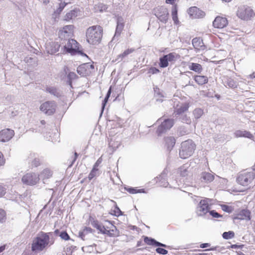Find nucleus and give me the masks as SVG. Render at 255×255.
Wrapping results in <instances>:
<instances>
[{
	"instance_id": "f257e3e1",
	"label": "nucleus",
	"mask_w": 255,
	"mask_h": 255,
	"mask_svg": "<svg viewBox=\"0 0 255 255\" xmlns=\"http://www.w3.org/2000/svg\"><path fill=\"white\" fill-rule=\"evenodd\" d=\"M53 233L41 232L34 239L31 244V251L37 253L42 251L45 248L50 246L54 243Z\"/></svg>"
},
{
	"instance_id": "f03ea898",
	"label": "nucleus",
	"mask_w": 255,
	"mask_h": 255,
	"mask_svg": "<svg viewBox=\"0 0 255 255\" xmlns=\"http://www.w3.org/2000/svg\"><path fill=\"white\" fill-rule=\"evenodd\" d=\"M103 28L100 25H94L89 27L86 31V39L91 44L100 43L102 37Z\"/></svg>"
},
{
	"instance_id": "7ed1b4c3",
	"label": "nucleus",
	"mask_w": 255,
	"mask_h": 255,
	"mask_svg": "<svg viewBox=\"0 0 255 255\" xmlns=\"http://www.w3.org/2000/svg\"><path fill=\"white\" fill-rule=\"evenodd\" d=\"M255 178V164L253 168L242 171L238 174L237 182L244 186L249 185Z\"/></svg>"
},
{
	"instance_id": "20e7f679",
	"label": "nucleus",
	"mask_w": 255,
	"mask_h": 255,
	"mask_svg": "<svg viewBox=\"0 0 255 255\" xmlns=\"http://www.w3.org/2000/svg\"><path fill=\"white\" fill-rule=\"evenodd\" d=\"M195 148V144L192 140H187L181 143L179 151V156L181 158L186 159L193 153Z\"/></svg>"
},
{
	"instance_id": "39448f33",
	"label": "nucleus",
	"mask_w": 255,
	"mask_h": 255,
	"mask_svg": "<svg viewBox=\"0 0 255 255\" xmlns=\"http://www.w3.org/2000/svg\"><path fill=\"white\" fill-rule=\"evenodd\" d=\"M153 13L162 22L165 23L168 19V12L167 8L163 6H158L153 10Z\"/></svg>"
},
{
	"instance_id": "423d86ee",
	"label": "nucleus",
	"mask_w": 255,
	"mask_h": 255,
	"mask_svg": "<svg viewBox=\"0 0 255 255\" xmlns=\"http://www.w3.org/2000/svg\"><path fill=\"white\" fill-rule=\"evenodd\" d=\"M21 180L24 184L33 186L39 181V175L35 173H27L23 176Z\"/></svg>"
},
{
	"instance_id": "0eeeda50",
	"label": "nucleus",
	"mask_w": 255,
	"mask_h": 255,
	"mask_svg": "<svg viewBox=\"0 0 255 255\" xmlns=\"http://www.w3.org/2000/svg\"><path fill=\"white\" fill-rule=\"evenodd\" d=\"M56 104L54 101H47L40 105V110L45 114L50 116L54 114L56 111Z\"/></svg>"
},
{
	"instance_id": "6e6552de",
	"label": "nucleus",
	"mask_w": 255,
	"mask_h": 255,
	"mask_svg": "<svg viewBox=\"0 0 255 255\" xmlns=\"http://www.w3.org/2000/svg\"><path fill=\"white\" fill-rule=\"evenodd\" d=\"M94 71V66L90 63L83 64L77 67V72L82 77H86Z\"/></svg>"
},
{
	"instance_id": "1a4fd4ad",
	"label": "nucleus",
	"mask_w": 255,
	"mask_h": 255,
	"mask_svg": "<svg viewBox=\"0 0 255 255\" xmlns=\"http://www.w3.org/2000/svg\"><path fill=\"white\" fill-rule=\"evenodd\" d=\"M237 14L239 18L248 20L254 15V12L250 7H246L244 5L239 7Z\"/></svg>"
},
{
	"instance_id": "9d476101",
	"label": "nucleus",
	"mask_w": 255,
	"mask_h": 255,
	"mask_svg": "<svg viewBox=\"0 0 255 255\" xmlns=\"http://www.w3.org/2000/svg\"><path fill=\"white\" fill-rule=\"evenodd\" d=\"M210 209V207L207 200H201L196 208V214L198 216H203L209 212Z\"/></svg>"
},
{
	"instance_id": "9b49d317",
	"label": "nucleus",
	"mask_w": 255,
	"mask_h": 255,
	"mask_svg": "<svg viewBox=\"0 0 255 255\" xmlns=\"http://www.w3.org/2000/svg\"><path fill=\"white\" fill-rule=\"evenodd\" d=\"M174 125L173 119H165L161 125L159 126L157 129V133L158 135L166 132L167 130L170 129Z\"/></svg>"
},
{
	"instance_id": "f8f14e48",
	"label": "nucleus",
	"mask_w": 255,
	"mask_h": 255,
	"mask_svg": "<svg viewBox=\"0 0 255 255\" xmlns=\"http://www.w3.org/2000/svg\"><path fill=\"white\" fill-rule=\"evenodd\" d=\"M79 43L74 39H69L64 46V51L67 53L74 54L78 50Z\"/></svg>"
},
{
	"instance_id": "ddd939ff",
	"label": "nucleus",
	"mask_w": 255,
	"mask_h": 255,
	"mask_svg": "<svg viewBox=\"0 0 255 255\" xmlns=\"http://www.w3.org/2000/svg\"><path fill=\"white\" fill-rule=\"evenodd\" d=\"M14 131L9 128H6L0 131V141L7 142L9 141L14 135Z\"/></svg>"
},
{
	"instance_id": "4468645a",
	"label": "nucleus",
	"mask_w": 255,
	"mask_h": 255,
	"mask_svg": "<svg viewBox=\"0 0 255 255\" xmlns=\"http://www.w3.org/2000/svg\"><path fill=\"white\" fill-rule=\"evenodd\" d=\"M74 26L73 25H66L59 31V37L61 39H65L70 36L73 32Z\"/></svg>"
},
{
	"instance_id": "2eb2a0df",
	"label": "nucleus",
	"mask_w": 255,
	"mask_h": 255,
	"mask_svg": "<svg viewBox=\"0 0 255 255\" xmlns=\"http://www.w3.org/2000/svg\"><path fill=\"white\" fill-rule=\"evenodd\" d=\"M188 12L192 18H201L205 15V13L203 11L196 6L189 8Z\"/></svg>"
},
{
	"instance_id": "dca6fc26",
	"label": "nucleus",
	"mask_w": 255,
	"mask_h": 255,
	"mask_svg": "<svg viewBox=\"0 0 255 255\" xmlns=\"http://www.w3.org/2000/svg\"><path fill=\"white\" fill-rule=\"evenodd\" d=\"M228 23L227 19L225 17L217 16L213 22V25L217 28H223L226 27Z\"/></svg>"
},
{
	"instance_id": "f3484780",
	"label": "nucleus",
	"mask_w": 255,
	"mask_h": 255,
	"mask_svg": "<svg viewBox=\"0 0 255 255\" xmlns=\"http://www.w3.org/2000/svg\"><path fill=\"white\" fill-rule=\"evenodd\" d=\"M60 46L58 43L51 42L46 44V51L48 54H53L59 51Z\"/></svg>"
},
{
	"instance_id": "a211bd4d",
	"label": "nucleus",
	"mask_w": 255,
	"mask_h": 255,
	"mask_svg": "<svg viewBox=\"0 0 255 255\" xmlns=\"http://www.w3.org/2000/svg\"><path fill=\"white\" fill-rule=\"evenodd\" d=\"M192 45L194 48L197 50H204L205 46L202 39L200 37H195L192 39Z\"/></svg>"
},
{
	"instance_id": "6ab92c4d",
	"label": "nucleus",
	"mask_w": 255,
	"mask_h": 255,
	"mask_svg": "<svg viewBox=\"0 0 255 255\" xmlns=\"http://www.w3.org/2000/svg\"><path fill=\"white\" fill-rule=\"evenodd\" d=\"M222 82L224 86L229 88H235L237 87V84L233 79L227 76H224Z\"/></svg>"
},
{
	"instance_id": "aec40b11",
	"label": "nucleus",
	"mask_w": 255,
	"mask_h": 255,
	"mask_svg": "<svg viewBox=\"0 0 255 255\" xmlns=\"http://www.w3.org/2000/svg\"><path fill=\"white\" fill-rule=\"evenodd\" d=\"M234 135L237 138L244 137L252 139L254 137L250 132L242 130H237L235 131L234 133Z\"/></svg>"
},
{
	"instance_id": "412c9836",
	"label": "nucleus",
	"mask_w": 255,
	"mask_h": 255,
	"mask_svg": "<svg viewBox=\"0 0 255 255\" xmlns=\"http://www.w3.org/2000/svg\"><path fill=\"white\" fill-rule=\"evenodd\" d=\"M144 242L148 245L154 246L156 247H161L166 248L167 246L166 245L156 241L154 239L149 238L148 237H145L144 238Z\"/></svg>"
},
{
	"instance_id": "4be33fe9",
	"label": "nucleus",
	"mask_w": 255,
	"mask_h": 255,
	"mask_svg": "<svg viewBox=\"0 0 255 255\" xmlns=\"http://www.w3.org/2000/svg\"><path fill=\"white\" fill-rule=\"evenodd\" d=\"M189 108V104L186 103H184L181 104L179 108H176L174 111L175 116L181 115L182 113L187 111Z\"/></svg>"
},
{
	"instance_id": "5701e85b",
	"label": "nucleus",
	"mask_w": 255,
	"mask_h": 255,
	"mask_svg": "<svg viewBox=\"0 0 255 255\" xmlns=\"http://www.w3.org/2000/svg\"><path fill=\"white\" fill-rule=\"evenodd\" d=\"M201 179L205 182H211L214 179V175L209 172H203L201 174Z\"/></svg>"
},
{
	"instance_id": "b1692460",
	"label": "nucleus",
	"mask_w": 255,
	"mask_h": 255,
	"mask_svg": "<svg viewBox=\"0 0 255 255\" xmlns=\"http://www.w3.org/2000/svg\"><path fill=\"white\" fill-rule=\"evenodd\" d=\"M92 225L94 228L98 230L103 234H104V232H105L107 227L108 226L107 225H103L99 223L97 220L93 221L92 222Z\"/></svg>"
},
{
	"instance_id": "393cba45",
	"label": "nucleus",
	"mask_w": 255,
	"mask_h": 255,
	"mask_svg": "<svg viewBox=\"0 0 255 255\" xmlns=\"http://www.w3.org/2000/svg\"><path fill=\"white\" fill-rule=\"evenodd\" d=\"M78 11L76 9H73L67 13L64 17V20L70 21L73 19L76 18L78 15Z\"/></svg>"
},
{
	"instance_id": "a878e982",
	"label": "nucleus",
	"mask_w": 255,
	"mask_h": 255,
	"mask_svg": "<svg viewBox=\"0 0 255 255\" xmlns=\"http://www.w3.org/2000/svg\"><path fill=\"white\" fill-rule=\"evenodd\" d=\"M188 68L195 72L200 73L203 70L201 65L196 63H190L188 65Z\"/></svg>"
},
{
	"instance_id": "bb28decb",
	"label": "nucleus",
	"mask_w": 255,
	"mask_h": 255,
	"mask_svg": "<svg viewBox=\"0 0 255 255\" xmlns=\"http://www.w3.org/2000/svg\"><path fill=\"white\" fill-rule=\"evenodd\" d=\"M106 223L110 226L109 227V237H116L119 235V232L118 231L116 227L114 226L110 221H106Z\"/></svg>"
},
{
	"instance_id": "cd10ccee",
	"label": "nucleus",
	"mask_w": 255,
	"mask_h": 255,
	"mask_svg": "<svg viewBox=\"0 0 255 255\" xmlns=\"http://www.w3.org/2000/svg\"><path fill=\"white\" fill-rule=\"evenodd\" d=\"M194 80L200 85H204L208 82V78L205 76L197 75L194 77Z\"/></svg>"
},
{
	"instance_id": "c85d7f7f",
	"label": "nucleus",
	"mask_w": 255,
	"mask_h": 255,
	"mask_svg": "<svg viewBox=\"0 0 255 255\" xmlns=\"http://www.w3.org/2000/svg\"><path fill=\"white\" fill-rule=\"evenodd\" d=\"M165 143L168 150L170 151L175 143V139L173 137H167L165 139Z\"/></svg>"
},
{
	"instance_id": "c756f323",
	"label": "nucleus",
	"mask_w": 255,
	"mask_h": 255,
	"mask_svg": "<svg viewBox=\"0 0 255 255\" xmlns=\"http://www.w3.org/2000/svg\"><path fill=\"white\" fill-rule=\"evenodd\" d=\"M134 51L135 49L134 48H130L127 49L123 53L119 54L118 56V57L116 59V61H121L124 58L127 57L130 53L133 52Z\"/></svg>"
},
{
	"instance_id": "7c9ffc66",
	"label": "nucleus",
	"mask_w": 255,
	"mask_h": 255,
	"mask_svg": "<svg viewBox=\"0 0 255 255\" xmlns=\"http://www.w3.org/2000/svg\"><path fill=\"white\" fill-rule=\"evenodd\" d=\"M123 27H124L123 23L122 22H120L119 19H118V22H117V25L115 34L114 37L113 38L112 40H115L116 37L119 36L120 35Z\"/></svg>"
},
{
	"instance_id": "2f4dec72",
	"label": "nucleus",
	"mask_w": 255,
	"mask_h": 255,
	"mask_svg": "<svg viewBox=\"0 0 255 255\" xmlns=\"http://www.w3.org/2000/svg\"><path fill=\"white\" fill-rule=\"evenodd\" d=\"M45 91L57 97H58L60 96V94L58 90L54 87H46Z\"/></svg>"
},
{
	"instance_id": "473e14b6",
	"label": "nucleus",
	"mask_w": 255,
	"mask_h": 255,
	"mask_svg": "<svg viewBox=\"0 0 255 255\" xmlns=\"http://www.w3.org/2000/svg\"><path fill=\"white\" fill-rule=\"evenodd\" d=\"M166 56V58L167 59L168 62H174L179 57V55L175 53L172 52L168 54L165 55Z\"/></svg>"
},
{
	"instance_id": "72a5a7b5",
	"label": "nucleus",
	"mask_w": 255,
	"mask_h": 255,
	"mask_svg": "<svg viewBox=\"0 0 255 255\" xmlns=\"http://www.w3.org/2000/svg\"><path fill=\"white\" fill-rule=\"evenodd\" d=\"M97 167L98 162H96L94 164L93 168L89 175L88 178L90 180H92L94 177L97 176L98 170V168H97Z\"/></svg>"
},
{
	"instance_id": "f704fd0d",
	"label": "nucleus",
	"mask_w": 255,
	"mask_h": 255,
	"mask_svg": "<svg viewBox=\"0 0 255 255\" xmlns=\"http://www.w3.org/2000/svg\"><path fill=\"white\" fill-rule=\"evenodd\" d=\"M108 8V7L106 5L102 3H99L97 4H96L94 6V9L96 12L100 11L103 12L104 11L106 10Z\"/></svg>"
},
{
	"instance_id": "c9c22d12",
	"label": "nucleus",
	"mask_w": 255,
	"mask_h": 255,
	"mask_svg": "<svg viewBox=\"0 0 255 255\" xmlns=\"http://www.w3.org/2000/svg\"><path fill=\"white\" fill-rule=\"evenodd\" d=\"M168 61L167 58H166V56L163 55L162 57L159 58V66L161 68H165L168 66Z\"/></svg>"
},
{
	"instance_id": "e433bc0d",
	"label": "nucleus",
	"mask_w": 255,
	"mask_h": 255,
	"mask_svg": "<svg viewBox=\"0 0 255 255\" xmlns=\"http://www.w3.org/2000/svg\"><path fill=\"white\" fill-rule=\"evenodd\" d=\"M125 190L130 194H136L138 193H144V190L143 189H137L135 188L132 187H125Z\"/></svg>"
},
{
	"instance_id": "4c0bfd02",
	"label": "nucleus",
	"mask_w": 255,
	"mask_h": 255,
	"mask_svg": "<svg viewBox=\"0 0 255 255\" xmlns=\"http://www.w3.org/2000/svg\"><path fill=\"white\" fill-rule=\"evenodd\" d=\"M52 175L51 171L48 169H44L41 173L40 176L43 179L49 178Z\"/></svg>"
},
{
	"instance_id": "58836bf2",
	"label": "nucleus",
	"mask_w": 255,
	"mask_h": 255,
	"mask_svg": "<svg viewBox=\"0 0 255 255\" xmlns=\"http://www.w3.org/2000/svg\"><path fill=\"white\" fill-rule=\"evenodd\" d=\"M179 172L181 176L185 177L188 175V171L187 167L184 165L179 168Z\"/></svg>"
},
{
	"instance_id": "ea45409f",
	"label": "nucleus",
	"mask_w": 255,
	"mask_h": 255,
	"mask_svg": "<svg viewBox=\"0 0 255 255\" xmlns=\"http://www.w3.org/2000/svg\"><path fill=\"white\" fill-rule=\"evenodd\" d=\"M222 236L224 239L228 240L234 238L235 233L233 231L225 232L223 234Z\"/></svg>"
},
{
	"instance_id": "a19ab883",
	"label": "nucleus",
	"mask_w": 255,
	"mask_h": 255,
	"mask_svg": "<svg viewBox=\"0 0 255 255\" xmlns=\"http://www.w3.org/2000/svg\"><path fill=\"white\" fill-rule=\"evenodd\" d=\"M203 111L201 109H196L193 111V115L195 119H199L203 115Z\"/></svg>"
},
{
	"instance_id": "79ce46f5",
	"label": "nucleus",
	"mask_w": 255,
	"mask_h": 255,
	"mask_svg": "<svg viewBox=\"0 0 255 255\" xmlns=\"http://www.w3.org/2000/svg\"><path fill=\"white\" fill-rule=\"evenodd\" d=\"M77 77V75L74 72H70L68 76H67V78H68V82L69 83V84L72 86V81L75 79H76Z\"/></svg>"
},
{
	"instance_id": "37998d69",
	"label": "nucleus",
	"mask_w": 255,
	"mask_h": 255,
	"mask_svg": "<svg viewBox=\"0 0 255 255\" xmlns=\"http://www.w3.org/2000/svg\"><path fill=\"white\" fill-rule=\"evenodd\" d=\"M67 3L64 1L63 2H60L59 4V7L55 11L54 13L57 14H59L63 10L65 6L66 5Z\"/></svg>"
},
{
	"instance_id": "c03bdc74",
	"label": "nucleus",
	"mask_w": 255,
	"mask_h": 255,
	"mask_svg": "<svg viewBox=\"0 0 255 255\" xmlns=\"http://www.w3.org/2000/svg\"><path fill=\"white\" fill-rule=\"evenodd\" d=\"M242 213L244 214L243 215L245 216L244 217H238L237 218L239 219H246V220H250V213L247 210L242 211ZM243 215H240V216H242Z\"/></svg>"
},
{
	"instance_id": "a18cd8bd",
	"label": "nucleus",
	"mask_w": 255,
	"mask_h": 255,
	"mask_svg": "<svg viewBox=\"0 0 255 255\" xmlns=\"http://www.w3.org/2000/svg\"><path fill=\"white\" fill-rule=\"evenodd\" d=\"M6 219V214L3 210L0 209V223L5 222Z\"/></svg>"
},
{
	"instance_id": "49530a36",
	"label": "nucleus",
	"mask_w": 255,
	"mask_h": 255,
	"mask_svg": "<svg viewBox=\"0 0 255 255\" xmlns=\"http://www.w3.org/2000/svg\"><path fill=\"white\" fill-rule=\"evenodd\" d=\"M60 237L61 239L64 240H70V237L67 233L65 231H62L60 233Z\"/></svg>"
},
{
	"instance_id": "de8ad7c7",
	"label": "nucleus",
	"mask_w": 255,
	"mask_h": 255,
	"mask_svg": "<svg viewBox=\"0 0 255 255\" xmlns=\"http://www.w3.org/2000/svg\"><path fill=\"white\" fill-rule=\"evenodd\" d=\"M222 209L227 213H231L232 212V207L226 205H222Z\"/></svg>"
},
{
	"instance_id": "09e8293b",
	"label": "nucleus",
	"mask_w": 255,
	"mask_h": 255,
	"mask_svg": "<svg viewBox=\"0 0 255 255\" xmlns=\"http://www.w3.org/2000/svg\"><path fill=\"white\" fill-rule=\"evenodd\" d=\"M209 214L211 216H212L213 218H218L222 217V216L221 215H220V214L217 213L215 210H212V211H209Z\"/></svg>"
},
{
	"instance_id": "8fccbe9b",
	"label": "nucleus",
	"mask_w": 255,
	"mask_h": 255,
	"mask_svg": "<svg viewBox=\"0 0 255 255\" xmlns=\"http://www.w3.org/2000/svg\"><path fill=\"white\" fill-rule=\"evenodd\" d=\"M156 252L161 255H166L168 253V251L163 248H158L156 249Z\"/></svg>"
},
{
	"instance_id": "3c124183",
	"label": "nucleus",
	"mask_w": 255,
	"mask_h": 255,
	"mask_svg": "<svg viewBox=\"0 0 255 255\" xmlns=\"http://www.w3.org/2000/svg\"><path fill=\"white\" fill-rule=\"evenodd\" d=\"M115 215L117 216H119L122 215V212L120 208L116 205L114 210Z\"/></svg>"
},
{
	"instance_id": "603ef678",
	"label": "nucleus",
	"mask_w": 255,
	"mask_h": 255,
	"mask_svg": "<svg viewBox=\"0 0 255 255\" xmlns=\"http://www.w3.org/2000/svg\"><path fill=\"white\" fill-rule=\"evenodd\" d=\"M149 72L152 74H156L159 72V70L155 67H151L149 70Z\"/></svg>"
},
{
	"instance_id": "864d4df0",
	"label": "nucleus",
	"mask_w": 255,
	"mask_h": 255,
	"mask_svg": "<svg viewBox=\"0 0 255 255\" xmlns=\"http://www.w3.org/2000/svg\"><path fill=\"white\" fill-rule=\"evenodd\" d=\"M181 121L183 123H185L186 124H189L191 122L190 119L187 117L186 115L184 116L182 119Z\"/></svg>"
},
{
	"instance_id": "5fc2aeb1",
	"label": "nucleus",
	"mask_w": 255,
	"mask_h": 255,
	"mask_svg": "<svg viewBox=\"0 0 255 255\" xmlns=\"http://www.w3.org/2000/svg\"><path fill=\"white\" fill-rule=\"evenodd\" d=\"M40 165L39 160L38 159H34L32 161V166L33 167H37L38 165Z\"/></svg>"
},
{
	"instance_id": "6e6d98bb",
	"label": "nucleus",
	"mask_w": 255,
	"mask_h": 255,
	"mask_svg": "<svg viewBox=\"0 0 255 255\" xmlns=\"http://www.w3.org/2000/svg\"><path fill=\"white\" fill-rule=\"evenodd\" d=\"M5 163V160L3 158V155L2 153L0 152V166L3 165Z\"/></svg>"
},
{
	"instance_id": "4d7b16f0",
	"label": "nucleus",
	"mask_w": 255,
	"mask_h": 255,
	"mask_svg": "<svg viewBox=\"0 0 255 255\" xmlns=\"http://www.w3.org/2000/svg\"><path fill=\"white\" fill-rule=\"evenodd\" d=\"M78 156V154L77 152H75L74 153V155L73 157V159H72V161H71V164L69 165V167H71L72 166V165L74 164V163L75 162V161H76V160L77 159V157Z\"/></svg>"
},
{
	"instance_id": "13d9d810",
	"label": "nucleus",
	"mask_w": 255,
	"mask_h": 255,
	"mask_svg": "<svg viewBox=\"0 0 255 255\" xmlns=\"http://www.w3.org/2000/svg\"><path fill=\"white\" fill-rule=\"evenodd\" d=\"M86 233H85V231H83L82 232H79V237L81 238L83 240H85V236Z\"/></svg>"
},
{
	"instance_id": "bf43d9fd",
	"label": "nucleus",
	"mask_w": 255,
	"mask_h": 255,
	"mask_svg": "<svg viewBox=\"0 0 255 255\" xmlns=\"http://www.w3.org/2000/svg\"><path fill=\"white\" fill-rule=\"evenodd\" d=\"M177 15V8L176 5L173 6L172 9V15Z\"/></svg>"
},
{
	"instance_id": "052dcab7",
	"label": "nucleus",
	"mask_w": 255,
	"mask_h": 255,
	"mask_svg": "<svg viewBox=\"0 0 255 255\" xmlns=\"http://www.w3.org/2000/svg\"><path fill=\"white\" fill-rule=\"evenodd\" d=\"M108 99H109V98L108 97H105L104 101H103V103H102V110H104V108H105V107L108 101Z\"/></svg>"
},
{
	"instance_id": "680f3d73",
	"label": "nucleus",
	"mask_w": 255,
	"mask_h": 255,
	"mask_svg": "<svg viewBox=\"0 0 255 255\" xmlns=\"http://www.w3.org/2000/svg\"><path fill=\"white\" fill-rule=\"evenodd\" d=\"M5 193V189L2 186L0 185V197L4 195Z\"/></svg>"
},
{
	"instance_id": "e2e57ef3",
	"label": "nucleus",
	"mask_w": 255,
	"mask_h": 255,
	"mask_svg": "<svg viewBox=\"0 0 255 255\" xmlns=\"http://www.w3.org/2000/svg\"><path fill=\"white\" fill-rule=\"evenodd\" d=\"M173 20L174 21L175 24H177L179 22L178 20L177 15H172Z\"/></svg>"
},
{
	"instance_id": "0e129e2a",
	"label": "nucleus",
	"mask_w": 255,
	"mask_h": 255,
	"mask_svg": "<svg viewBox=\"0 0 255 255\" xmlns=\"http://www.w3.org/2000/svg\"><path fill=\"white\" fill-rule=\"evenodd\" d=\"M109 234H110L109 227L108 226V227H107V229H106L105 232H104V234L107 235L108 236H109Z\"/></svg>"
},
{
	"instance_id": "69168bd1",
	"label": "nucleus",
	"mask_w": 255,
	"mask_h": 255,
	"mask_svg": "<svg viewBox=\"0 0 255 255\" xmlns=\"http://www.w3.org/2000/svg\"><path fill=\"white\" fill-rule=\"evenodd\" d=\"M209 246V244L208 243L202 244L200 245V247L202 248H207V247H208Z\"/></svg>"
},
{
	"instance_id": "338daca9",
	"label": "nucleus",
	"mask_w": 255,
	"mask_h": 255,
	"mask_svg": "<svg viewBox=\"0 0 255 255\" xmlns=\"http://www.w3.org/2000/svg\"><path fill=\"white\" fill-rule=\"evenodd\" d=\"M92 229L91 228H86L84 231H85V233L87 234L88 232H92Z\"/></svg>"
},
{
	"instance_id": "774afa93",
	"label": "nucleus",
	"mask_w": 255,
	"mask_h": 255,
	"mask_svg": "<svg viewBox=\"0 0 255 255\" xmlns=\"http://www.w3.org/2000/svg\"><path fill=\"white\" fill-rule=\"evenodd\" d=\"M111 87H110V89H109L106 97L109 98V97L111 95Z\"/></svg>"
}]
</instances>
